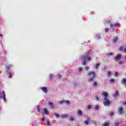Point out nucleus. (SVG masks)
Wrapping results in <instances>:
<instances>
[{
  "label": "nucleus",
  "instance_id": "a19ab883",
  "mask_svg": "<svg viewBox=\"0 0 126 126\" xmlns=\"http://www.w3.org/2000/svg\"><path fill=\"white\" fill-rule=\"evenodd\" d=\"M95 98L96 99V101H99V97L98 96H95Z\"/></svg>",
  "mask_w": 126,
  "mask_h": 126
},
{
  "label": "nucleus",
  "instance_id": "2eb2a0df",
  "mask_svg": "<svg viewBox=\"0 0 126 126\" xmlns=\"http://www.w3.org/2000/svg\"><path fill=\"white\" fill-rule=\"evenodd\" d=\"M100 63H97L96 64L95 68L96 69H98L99 68V66H100Z\"/></svg>",
  "mask_w": 126,
  "mask_h": 126
},
{
  "label": "nucleus",
  "instance_id": "ea45409f",
  "mask_svg": "<svg viewBox=\"0 0 126 126\" xmlns=\"http://www.w3.org/2000/svg\"><path fill=\"white\" fill-rule=\"evenodd\" d=\"M99 109V105H96L95 106V110H98Z\"/></svg>",
  "mask_w": 126,
  "mask_h": 126
},
{
  "label": "nucleus",
  "instance_id": "c9c22d12",
  "mask_svg": "<svg viewBox=\"0 0 126 126\" xmlns=\"http://www.w3.org/2000/svg\"><path fill=\"white\" fill-rule=\"evenodd\" d=\"M55 116H56L57 118H59L60 117V115H59V114L56 113L55 114Z\"/></svg>",
  "mask_w": 126,
  "mask_h": 126
},
{
  "label": "nucleus",
  "instance_id": "393cba45",
  "mask_svg": "<svg viewBox=\"0 0 126 126\" xmlns=\"http://www.w3.org/2000/svg\"><path fill=\"white\" fill-rule=\"evenodd\" d=\"M37 110L38 113H41V111H40V107H39V106H37Z\"/></svg>",
  "mask_w": 126,
  "mask_h": 126
},
{
  "label": "nucleus",
  "instance_id": "a18cd8bd",
  "mask_svg": "<svg viewBox=\"0 0 126 126\" xmlns=\"http://www.w3.org/2000/svg\"><path fill=\"white\" fill-rule=\"evenodd\" d=\"M42 121L45 122V118L44 117L42 118Z\"/></svg>",
  "mask_w": 126,
  "mask_h": 126
},
{
  "label": "nucleus",
  "instance_id": "473e14b6",
  "mask_svg": "<svg viewBox=\"0 0 126 126\" xmlns=\"http://www.w3.org/2000/svg\"><path fill=\"white\" fill-rule=\"evenodd\" d=\"M110 82H115V79H111L110 80Z\"/></svg>",
  "mask_w": 126,
  "mask_h": 126
},
{
  "label": "nucleus",
  "instance_id": "de8ad7c7",
  "mask_svg": "<svg viewBox=\"0 0 126 126\" xmlns=\"http://www.w3.org/2000/svg\"><path fill=\"white\" fill-rule=\"evenodd\" d=\"M2 35H1V34H0V36L1 37Z\"/></svg>",
  "mask_w": 126,
  "mask_h": 126
},
{
  "label": "nucleus",
  "instance_id": "9d476101",
  "mask_svg": "<svg viewBox=\"0 0 126 126\" xmlns=\"http://www.w3.org/2000/svg\"><path fill=\"white\" fill-rule=\"evenodd\" d=\"M118 40V37L116 36L114 37L113 39V43H116V42H117Z\"/></svg>",
  "mask_w": 126,
  "mask_h": 126
},
{
  "label": "nucleus",
  "instance_id": "4c0bfd02",
  "mask_svg": "<svg viewBox=\"0 0 126 126\" xmlns=\"http://www.w3.org/2000/svg\"><path fill=\"white\" fill-rule=\"evenodd\" d=\"M91 108V105H89L88 106V110H90Z\"/></svg>",
  "mask_w": 126,
  "mask_h": 126
},
{
  "label": "nucleus",
  "instance_id": "f257e3e1",
  "mask_svg": "<svg viewBox=\"0 0 126 126\" xmlns=\"http://www.w3.org/2000/svg\"><path fill=\"white\" fill-rule=\"evenodd\" d=\"M82 62L84 61L82 63V65H86V61H87V62H90V61L92 60V58H91V57L89 56V52H86L82 56Z\"/></svg>",
  "mask_w": 126,
  "mask_h": 126
},
{
  "label": "nucleus",
  "instance_id": "c756f323",
  "mask_svg": "<svg viewBox=\"0 0 126 126\" xmlns=\"http://www.w3.org/2000/svg\"><path fill=\"white\" fill-rule=\"evenodd\" d=\"M123 50H124V47L122 46L121 47H120L119 51L122 52V51H123Z\"/></svg>",
  "mask_w": 126,
  "mask_h": 126
},
{
  "label": "nucleus",
  "instance_id": "bb28decb",
  "mask_svg": "<svg viewBox=\"0 0 126 126\" xmlns=\"http://www.w3.org/2000/svg\"><path fill=\"white\" fill-rule=\"evenodd\" d=\"M64 102L67 104V105H68L69 104V100H64Z\"/></svg>",
  "mask_w": 126,
  "mask_h": 126
},
{
  "label": "nucleus",
  "instance_id": "f03ea898",
  "mask_svg": "<svg viewBox=\"0 0 126 126\" xmlns=\"http://www.w3.org/2000/svg\"><path fill=\"white\" fill-rule=\"evenodd\" d=\"M102 95L104 96L103 101V104L104 106H110L111 105V101L109 100L108 98V96H109V94L107 92H103Z\"/></svg>",
  "mask_w": 126,
  "mask_h": 126
},
{
  "label": "nucleus",
  "instance_id": "a878e982",
  "mask_svg": "<svg viewBox=\"0 0 126 126\" xmlns=\"http://www.w3.org/2000/svg\"><path fill=\"white\" fill-rule=\"evenodd\" d=\"M118 75H119V73H118V72H116L114 74V76H115V77H117Z\"/></svg>",
  "mask_w": 126,
  "mask_h": 126
},
{
  "label": "nucleus",
  "instance_id": "0eeeda50",
  "mask_svg": "<svg viewBox=\"0 0 126 126\" xmlns=\"http://www.w3.org/2000/svg\"><path fill=\"white\" fill-rule=\"evenodd\" d=\"M119 112L120 115H122L124 113V109L123 107H120L119 110Z\"/></svg>",
  "mask_w": 126,
  "mask_h": 126
},
{
  "label": "nucleus",
  "instance_id": "7ed1b4c3",
  "mask_svg": "<svg viewBox=\"0 0 126 126\" xmlns=\"http://www.w3.org/2000/svg\"><path fill=\"white\" fill-rule=\"evenodd\" d=\"M87 76L89 78L88 82H92L93 80L95 79L96 77V73L94 71H91L87 73Z\"/></svg>",
  "mask_w": 126,
  "mask_h": 126
},
{
  "label": "nucleus",
  "instance_id": "ddd939ff",
  "mask_svg": "<svg viewBox=\"0 0 126 126\" xmlns=\"http://www.w3.org/2000/svg\"><path fill=\"white\" fill-rule=\"evenodd\" d=\"M77 113L79 116H82V112L81 111V110H78Z\"/></svg>",
  "mask_w": 126,
  "mask_h": 126
},
{
  "label": "nucleus",
  "instance_id": "39448f33",
  "mask_svg": "<svg viewBox=\"0 0 126 126\" xmlns=\"http://www.w3.org/2000/svg\"><path fill=\"white\" fill-rule=\"evenodd\" d=\"M122 84H124L125 88H126V79L123 78L121 81Z\"/></svg>",
  "mask_w": 126,
  "mask_h": 126
},
{
  "label": "nucleus",
  "instance_id": "cd10ccee",
  "mask_svg": "<svg viewBox=\"0 0 126 126\" xmlns=\"http://www.w3.org/2000/svg\"><path fill=\"white\" fill-rule=\"evenodd\" d=\"M105 33H107V32H109V29H108V28H105Z\"/></svg>",
  "mask_w": 126,
  "mask_h": 126
},
{
  "label": "nucleus",
  "instance_id": "423d86ee",
  "mask_svg": "<svg viewBox=\"0 0 126 126\" xmlns=\"http://www.w3.org/2000/svg\"><path fill=\"white\" fill-rule=\"evenodd\" d=\"M41 90L44 92V93H47L48 92V89L46 87H43L41 88Z\"/></svg>",
  "mask_w": 126,
  "mask_h": 126
},
{
  "label": "nucleus",
  "instance_id": "37998d69",
  "mask_svg": "<svg viewBox=\"0 0 126 126\" xmlns=\"http://www.w3.org/2000/svg\"><path fill=\"white\" fill-rule=\"evenodd\" d=\"M110 27H111V28H112V27H114V25H112V23H110Z\"/></svg>",
  "mask_w": 126,
  "mask_h": 126
},
{
  "label": "nucleus",
  "instance_id": "e433bc0d",
  "mask_svg": "<svg viewBox=\"0 0 126 126\" xmlns=\"http://www.w3.org/2000/svg\"><path fill=\"white\" fill-rule=\"evenodd\" d=\"M57 77L58 78H61L62 77V75H61L60 74H58L57 75Z\"/></svg>",
  "mask_w": 126,
  "mask_h": 126
},
{
  "label": "nucleus",
  "instance_id": "f8f14e48",
  "mask_svg": "<svg viewBox=\"0 0 126 126\" xmlns=\"http://www.w3.org/2000/svg\"><path fill=\"white\" fill-rule=\"evenodd\" d=\"M119 96V91L117 90L114 94V97H117Z\"/></svg>",
  "mask_w": 126,
  "mask_h": 126
},
{
  "label": "nucleus",
  "instance_id": "49530a36",
  "mask_svg": "<svg viewBox=\"0 0 126 126\" xmlns=\"http://www.w3.org/2000/svg\"><path fill=\"white\" fill-rule=\"evenodd\" d=\"M75 86H76V85H77V84L76 83H74V85Z\"/></svg>",
  "mask_w": 126,
  "mask_h": 126
},
{
  "label": "nucleus",
  "instance_id": "f704fd0d",
  "mask_svg": "<svg viewBox=\"0 0 126 126\" xmlns=\"http://www.w3.org/2000/svg\"><path fill=\"white\" fill-rule=\"evenodd\" d=\"M3 100L5 101V102H6V99L5 98V96H3Z\"/></svg>",
  "mask_w": 126,
  "mask_h": 126
},
{
  "label": "nucleus",
  "instance_id": "c03bdc74",
  "mask_svg": "<svg viewBox=\"0 0 126 126\" xmlns=\"http://www.w3.org/2000/svg\"><path fill=\"white\" fill-rule=\"evenodd\" d=\"M110 116H113L114 115V112H110Z\"/></svg>",
  "mask_w": 126,
  "mask_h": 126
},
{
  "label": "nucleus",
  "instance_id": "6e6552de",
  "mask_svg": "<svg viewBox=\"0 0 126 126\" xmlns=\"http://www.w3.org/2000/svg\"><path fill=\"white\" fill-rule=\"evenodd\" d=\"M7 72L9 75V78H11V77H12V76H11V73H10V71L8 72V70H9V67H7Z\"/></svg>",
  "mask_w": 126,
  "mask_h": 126
},
{
  "label": "nucleus",
  "instance_id": "f3484780",
  "mask_svg": "<svg viewBox=\"0 0 126 126\" xmlns=\"http://www.w3.org/2000/svg\"><path fill=\"white\" fill-rule=\"evenodd\" d=\"M63 103H64V100H61L60 102H59V105H63Z\"/></svg>",
  "mask_w": 126,
  "mask_h": 126
},
{
  "label": "nucleus",
  "instance_id": "72a5a7b5",
  "mask_svg": "<svg viewBox=\"0 0 126 126\" xmlns=\"http://www.w3.org/2000/svg\"><path fill=\"white\" fill-rule=\"evenodd\" d=\"M118 63H119V64H122V63H123V61H119V62H118Z\"/></svg>",
  "mask_w": 126,
  "mask_h": 126
},
{
  "label": "nucleus",
  "instance_id": "20e7f679",
  "mask_svg": "<svg viewBox=\"0 0 126 126\" xmlns=\"http://www.w3.org/2000/svg\"><path fill=\"white\" fill-rule=\"evenodd\" d=\"M122 58V54H118L116 56L114 57V60L115 61L118 63L119 61Z\"/></svg>",
  "mask_w": 126,
  "mask_h": 126
},
{
  "label": "nucleus",
  "instance_id": "1a4fd4ad",
  "mask_svg": "<svg viewBox=\"0 0 126 126\" xmlns=\"http://www.w3.org/2000/svg\"><path fill=\"white\" fill-rule=\"evenodd\" d=\"M84 123L86 125H88V124H89V123H90V119L89 118H88L87 119V121H84Z\"/></svg>",
  "mask_w": 126,
  "mask_h": 126
},
{
  "label": "nucleus",
  "instance_id": "09e8293b",
  "mask_svg": "<svg viewBox=\"0 0 126 126\" xmlns=\"http://www.w3.org/2000/svg\"><path fill=\"white\" fill-rule=\"evenodd\" d=\"M9 66H11V65H10Z\"/></svg>",
  "mask_w": 126,
  "mask_h": 126
},
{
  "label": "nucleus",
  "instance_id": "4468645a",
  "mask_svg": "<svg viewBox=\"0 0 126 126\" xmlns=\"http://www.w3.org/2000/svg\"><path fill=\"white\" fill-rule=\"evenodd\" d=\"M54 77H55V76L54 75L50 74V75H49V79L50 80H52V79H53V78Z\"/></svg>",
  "mask_w": 126,
  "mask_h": 126
},
{
  "label": "nucleus",
  "instance_id": "a211bd4d",
  "mask_svg": "<svg viewBox=\"0 0 126 126\" xmlns=\"http://www.w3.org/2000/svg\"><path fill=\"white\" fill-rule=\"evenodd\" d=\"M110 126V124L108 123H105L103 125V126Z\"/></svg>",
  "mask_w": 126,
  "mask_h": 126
},
{
  "label": "nucleus",
  "instance_id": "c85d7f7f",
  "mask_svg": "<svg viewBox=\"0 0 126 126\" xmlns=\"http://www.w3.org/2000/svg\"><path fill=\"white\" fill-rule=\"evenodd\" d=\"M85 70H86L87 71H88L89 70V67L87 66V67H85Z\"/></svg>",
  "mask_w": 126,
  "mask_h": 126
},
{
  "label": "nucleus",
  "instance_id": "dca6fc26",
  "mask_svg": "<svg viewBox=\"0 0 126 126\" xmlns=\"http://www.w3.org/2000/svg\"><path fill=\"white\" fill-rule=\"evenodd\" d=\"M48 105H49V106H51L52 108H53L54 107V104H53V102H48Z\"/></svg>",
  "mask_w": 126,
  "mask_h": 126
},
{
  "label": "nucleus",
  "instance_id": "412c9836",
  "mask_svg": "<svg viewBox=\"0 0 126 126\" xmlns=\"http://www.w3.org/2000/svg\"><path fill=\"white\" fill-rule=\"evenodd\" d=\"M82 70H83V68H82V67H79L78 68V71H79L80 72L82 71Z\"/></svg>",
  "mask_w": 126,
  "mask_h": 126
},
{
  "label": "nucleus",
  "instance_id": "5701e85b",
  "mask_svg": "<svg viewBox=\"0 0 126 126\" xmlns=\"http://www.w3.org/2000/svg\"><path fill=\"white\" fill-rule=\"evenodd\" d=\"M69 121H70L71 122H72V121H74V118L72 117H71L69 118Z\"/></svg>",
  "mask_w": 126,
  "mask_h": 126
},
{
  "label": "nucleus",
  "instance_id": "6ab92c4d",
  "mask_svg": "<svg viewBox=\"0 0 126 126\" xmlns=\"http://www.w3.org/2000/svg\"><path fill=\"white\" fill-rule=\"evenodd\" d=\"M112 73V72L108 71L107 73V75H108V77H110L111 76V74Z\"/></svg>",
  "mask_w": 126,
  "mask_h": 126
},
{
  "label": "nucleus",
  "instance_id": "7c9ffc66",
  "mask_svg": "<svg viewBox=\"0 0 126 126\" xmlns=\"http://www.w3.org/2000/svg\"><path fill=\"white\" fill-rule=\"evenodd\" d=\"M114 126H119V122H115Z\"/></svg>",
  "mask_w": 126,
  "mask_h": 126
},
{
  "label": "nucleus",
  "instance_id": "b1692460",
  "mask_svg": "<svg viewBox=\"0 0 126 126\" xmlns=\"http://www.w3.org/2000/svg\"><path fill=\"white\" fill-rule=\"evenodd\" d=\"M67 117H68V115L66 114L62 115L63 118H67Z\"/></svg>",
  "mask_w": 126,
  "mask_h": 126
},
{
  "label": "nucleus",
  "instance_id": "aec40b11",
  "mask_svg": "<svg viewBox=\"0 0 126 126\" xmlns=\"http://www.w3.org/2000/svg\"><path fill=\"white\" fill-rule=\"evenodd\" d=\"M114 55V54L113 53H108L106 56L107 57H110V56H113Z\"/></svg>",
  "mask_w": 126,
  "mask_h": 126
},
{
  "label": "nucleus",
  "instance_id": "9b49d317",
  "mask_svg": "<svg viewBox=\"0 0 126 126\" xmlns=\"http://www.w3.org/2000/svg\"><path fill=\"white\" fill-rule=\"evenodd\" d=\"M43 111L45 115H49V111H48V110H47V108L44 109Z\"/></svg>",
  "mask_w": 126,
  "mask_h": 126
},
{
  "label": "nucleus",
  "instance_id": "4be33fe9",
  "mask_svg": "<svg viewBox=\"0 0 126 126\" xmlns=\"http://www.w3.org/2000/svg\"><path fill=\"white\" fill-rule=\"evenodd\" d=\"M94 86V87H97V85H98V84H97V82H94L93 84Z\"/></svg>",
  "mask_w": 126,
  "mask_h": 126
},
{
  "label": "nucleus",
  "instance_id": "79ce46f5",
  "mask_svg": "<svg viewBox=\"0 0 126 126\" xmlns=\"http://www.w3.org/2000/svg\"><path fill=\"white\" fill-rule=\"evenodd\" d=\"M113 26H115V27H117V26H118V23H116L113 25Z\"/></svg>",
  "mask_w": 126,
  "mask_h": 126
},
{
  "label": "nucleus",
  "instance_id": "58836bf2",
  "mask_svg": "<svg viewBox=\"0 0 126 126\" xmlns=\"http://www.w3.org/2000/svg\"><path fill=\"white\" fill-rule=\"evenodd\" d=\"M111 20L106 21V23L107 24H109V23H111Z\"/></svg>",
  "mask_w": 126,
  "mask_h": 126
},
{
  "label": "nucleus",
  "instance_id": "2f4dec72",
  "mask_svg": "<svg viewBox=\"0 0 126 126\" xmlns=\"http://www.w3.org/2000/svg\"><path fill=\"white\" fill-rule=\"evenodd\" d=\"M46 124L50 126V125H51V123H50V122L49 121H46Z\"/></svg>",
  "mask_w": 126,
  "mask_h": 126
}]
</instances>
